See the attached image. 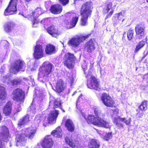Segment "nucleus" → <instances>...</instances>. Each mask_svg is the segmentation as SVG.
<instances>
[{
  "mask_svg": "<svg viewBox=\"0 0 148 148\" xmlns=\"http://www.w3.org/2000/svg\"><path fill=\"white\" fill-rule=\"evenodd\" d=\"M112 19L113 22V25L115 27L119 25L122 22L120 20L116 18L114 16L113 17Z\"/></svg>",
  "mask_w": 148,
  "mask_h": 148,
  "instance_id": "nucleus-40",
  "label": "nucleus"
},
{
  "mask_svg": "<svg viewBox=\"0 0 148 148\" xmlns=\"http://www.w3.org/2000/svg\"><path fill=\"white\" fill-rule=\"evenodd\" d=\"M42 12L41 8H36L34 11L32 12V14L30 15H28L27 17L29 20L32 21V26L36 27V24H37L38 22L36 20V18L40 15H41Z\"/></svg>",
  "mask_w": 148,
  "mask_h": 148,
  "instance_id": "nucleus-10",
  "label": "nucleus"
},
{
  "mask_svg": "<svg viewBox=\"0 0 148 148\" xmlns=\"http://www.w3.org/2000/svg\"><path fill=\"white\" fill-rule=\"evenodd\" d=\"M59 2L63 6H65L69 2V0H59Z\"/></svg>",
  "mask_w": 148,
  "mask_h": 148,
  "instance_id": "nucleus-45",
  "label": "nucleus"
},
{
  "mask_svg": "<svg viewBox=\"0 0 148 148\" xmlns=\"http://www.w3.org/2000/svg\"><path fill=\"white\" fill-rule=\"evenodd\" d=\"M6 97V93L5 88L0 86V99H4Z\"/></svg>",
  "mask_w": 148,
  "mask_h": 148,
  "instance_id": "nucleus-38",
  "label": "nucleus"
},
{
  "mask_svg": "<svg viewBox=\"0 0 148 148\" xmlns=\"http://www.w3.org/2000/svg\"><path fill=\"white\" fill-rule=\"evenodd\" d=\"M58 114V111L57 110L54 109L51 111L48 118V123L51 124L55 123Z\"/></svg>",
  "mask_w": 148,
  "mask_h": 148,
  "instance_id": "nucleus-17",
  "label": "nucleus"
},
{
  "mask_svg": "<svg viewBox=\"0 0 148 148\" xmlns=\"http://www.w3.org/2000/svg\"><path fill=\"white\" fill-rule=\"evenodd\" d=\"M55 47L53 45L49 44L47 45L45 49V52L47 54L51 55L55 53Z\"/></svg>",
  "mask_w": 148,
  "mask_h": 148,
  "instance_id": "nucleus-29",
  "label": "nucleus"
},
{
  "mask_svg": "<svg viewBox=\"0 0 148 148\" xmlns=\"http://www.w3.org/2000/svg\"><path fill=\"white\" fill-rule=\"evenodd\" d=\"M78 18L77 16L73 17L72 18V21L70 23L71 27V28L74 27L76 25L77 21Z\"/></svg>",
  "mask_w": 148,
  "mask_h": 148,
  "instance_id": "nucleus-41",
  "label": "nucleus"
},
{
  "mask_svg": "<svg viewBox=\"0 0 148 148\" xmlns=\"http://www.w3.org/2000/svg\"><path fill=\"white\" fill-rule=\"evenodd\" d=\"M61 103L59 99H55L52 96L50 97L49 105H53V108H56L61 106Z\"/></svg>",
  "mask_w": 148,
  "mask_h": 148,
  "instance_id": "nucleus-22",
  "label": "nucleus"
},
{
  "mask_svg": "<svg viewBox=\"0 0 148 148\" xmlns=\"http://www.w3.org/2000/svg\"><path fill=\"white\" fill-rule=\"evenodd\" d=\"M145 44V41L142 40L139 42L137 44L136 47L135 49L134 52H137L141 49L142 48Z\"/></svg>",
  "mask_w": 148,
  "mask_h": 148,
  "instance_id": "nucleus-37",
  "label": "nucleus"
},
{
  "mask_svg": "<svg viewBox=\"0 0 148 148\" xmlns=\"http://www.w3.org/2000/svg\"><path fill=\"white\" fill-rule=\"evenodd\" d=\"M94 113L95 117L90 115L86 117L85 114L82 113V115L86 120L88 123H91L99 127L106 128H109L110 126L109 122L104 120V115L102 113L99 108H94Z\"/></svg>",
  "mask_w": 148,
  "mask_h": 148,
  "instance_id": "nucleus-1",
  "label": "nucleus"
},
{
  "mask_svg": "<svg viewBox=\"0 0 148 148\" xmlns=\"http://www.w3.org/2000/svg\"><path fill=\"white\" fill-rule=\"evenodd\" d=\"M131 121L130 118L127 120L125 118H121L119 116L115 117L113 120L114 123H115L116 126L119 128H122L123 127V125L120 122V121L123 122L127 125H129L130 124Z\"/></svg>",
  "mask_w": 148,
  "mask_h": 148,
  "instance_id": "nucleus-14",
  "label": "nucleus"
},
{
  "mask_svg": "<svg viewBox=\"0 0 148 148\" xmlns=\"http://www.w3.org/2000/svg\"><path fill=\"white\" fill-rule=\"evenodd\" d=\"M145 28V27L142 25H137L136 26L135 30L137 37L139 39L144 36Z\"/></svg>",
  "mask_w": 148,
  "mask_h": 148,
  "instance_id": "nucleus-18",
  "label": "nucleus"
},
{
  "mask_svg": "<svg viewBox=\"0 0 148 148\" xmlns=\"http://www.w3.org/2000/svg\"><path fill=\"white\" fill-rule=\"evenodd\" d=\"M53 145V141L50 136H46L43 140L42 146L44 148H49L51 147Z\"/></svg>",
  "mask_w": 148,
  "mask_h": 148,
  "instance_id": "nucleus-19",
  "label": "nucleus"
},
{
  "mask_svg": "<svg viewBox=\"0 0 148 148\" xmlns=\"http://www.w3.org/2000/svg\"><path fill=\"white\" fill-rule=\"evenodd\" d=\"M90 35L85 36H81L77 38H73L70 40L68 42V44L72 47H76L78 46L80 43L85 40L88 38Z\"/></svg>",
  "mask_w": 148,
  "mask_h": 148,
  "instance_id": "nucleus-12",
  "label": "nucleus"
},
{
  "mask_svg": "<svg viewBox=\"0 0 148 148\" xmlns=\"http://www.w3.org/2000/svg\"><path fill=\"white\" fill-rule=\"evenodd\" d=\"M93 9V3L91 1L86 2L82 4L80 10L82 25L84 26L87 24L88 18L90 17Z\"/></svg>",
  "mask_w": 148,
  "mask_h": 148,
  "instance_id": "nucleus-3",
  "label": "nucleus"
},
{
  "mask_svg": "<svg viewBox=\"0 0 148 148\" xmlns=\"http://www.w3.org/2000/svg\"><path fill=\"white\" fill-rule=\"evenodd\" d=\"M0 135V148H3L5 145L4 142L6 143L8 140L9 132L8 128L5 126L1 127Z\"/></svg>",
  "mask_w": 148,
  "mask_h": 148,
  "instance_id": "nucleus-7",
  "label": "nucleus"
},
{
  "mask_svg": "<svg viewBox=\"0 0 148 148\" xmlns=\"http://www.w3.org/2000/svg\"><path fill=\"white\" fill-rule=\"evenodd\" d=\"M140 89L143 90H146V87L143 85H141L140 86Z\"/></svg>",
  "mask_w": 148,
  "mask_h": 148,
  "instance_id": "nucleus-53",
  "label": "nucleus"
},
{
  "mask_svg": "<svg viewBox=\"0 0 148 148\" xmlns=\"http://www.w3.org/2000/svg\"><path fill=\"white\" fill-rule=\"evenodd\" d=\"M146 1H147V2H148V0H146Z\"/></svg>",
  "mask_w": 148,
  "mask_h": 148,
  "instance_id": "nucleus-62",
  "label": "nucleus"
},
{
  "mask_svg": "<svg viewBox=\"0 0 148 148\" xmlns=\"http://www.w3.org/2000/svg\"><path fill=\"white\" fill-rule=\"evenodd\" d=\"M21 82V80L19 79L14 80L12 81V83L13 85H18Z\"/></svg>",
  "mask_w": 148,
  "mask_h": 148,
  "instance_id": "nucleus-47",
  "label": "nucleus"
},
{
  "mask_svg": "<svg viewBox=\"0 0 148 148\" xmlns=\"http://www.w3.org/2000/svg\"><path fill=\"white\" fill-rule=\"evenodd\" d=\"M4 27V30L7 32H9L13 29L14 25L13 23L9 22L6 23Z\"/></svg>",
  "mask_w": 148,
  "mask_h": 148,
  "instance_id": "nucleus-33",
  "label": "nucleus"
},
{
  "mask_svg": "<svg viewBox=\"0 0 148 148\" xmlns=\"http://www.w3.org/2000/svg\"><path fill=\"white\" fill-rule=\"evenodd\" d=\"M114 113H115L117 114L118 113V110L117 109H116L115 110V111L114 112Z\"/></svg>",
  "mask_w": 148,
  "mask_h": 148,
  "instance_id": "nucleus-56",
  "label": "nucleus"
},
{
  "mask_svg": "<svg viewBox=\"0 0 148 148\" xmlns=\"http://www.w3.org/2000/svg\"><path fill=\"white\" fill-rule=\"evenodd\" d=\"M88 148H99L100 143L97 140L92 139L88 142Z\"/></svg>",
  "mask_w": 148,
  "mask_h": 148,
  "instance_id": "nucleus-25",
  "label": "nucleus"
},
{
  "mask_svg": "<svg viewBox=\"0 0 148 148\" xmlns=\"http://www.w3.org/2000/svg\"><path fill=\"white\" fill-rule=\"evenodd\" d=\"M67 76L66 77V80L70 84V86H71L72 84L74 82V77L73 76L72 73H70L69 72L66 73Z\"/></svg>",
  "mask_w": 148,
  "mask_h": 148,
  "instance_id": "nucleus-34",
  "label": "nucleus"
},
{
  "mask_svg": "<svg viewBox=\"0 0 148 148\" xmlns=\"http://www.w3.org/2000/svg\"><path fill=\"white\" fill-rule=\"evenodd\" d=\"M11 103L10 101L8 102L5 106L3 110V112L6 115H8L11 113Z\"/></svg>",
  "mask_w": 148,
  "mask_h": 148,
  "instance_id": "nucleus-30",
  "label": "nucleus"
},
{
  "mask_svg": "<svg viewBox=\"0 0 148 148\" xmlns=\"http://www.w3.org/2000/svg\"><path fill=\"white\" fill-rule=\"evenodd\" d=\"M43 97L44 96L42 94L40 95L39 96V101H41L42 100Z\"/></svg>",
  "mask_w": 148,
  "mask_h": 148,
  "instance_id": "nucleus-52",
  "label": "nucleus"
},
{
  "mask_svg": "<svg viewBox=\"0 0 148 148\" xmlns=\"http://www.w3.org/2000/svg\"><path fill=\"white\" fill-rule=\"evenodd\" d=\"M42 12L41 8H36L34 11L32 12V14L30 15H28L27 17L29 20L32 21V26L36 27V24H37L38 22L36 20V18L40 15H41Z\"/></svg>",
  "mask_w": 148,
  "mask_h": 148,
  "instance_id": "nucleus-9",
  "label": "nucleus"
},
{
  "mask_svg": "<svg viewBox=\"0 0 148 148\" xmlns=\"http://www.w3.org/2000/svg\"><path fill=\"white\" fill-rule=\"evenodd\" d=\"M43 125L45 126V127L46 126V125H45V123H44V124H43Z\"/></svg>",
  "mask_w": 148,
  "mask_h": 148,
  "instance_id": "nucleus-60",
  "label": "nucleus"
},
{
  "mask_svg": "<svg viewBox=\"0 0 148 148\" xmlns=\"http://www.w3.org/2000/svg\"><path fill=\"white\" fill-rule=\"evenodd\" d=\"M1 42L2 43L3 42V43H8V42L7 41L5 40L2 41Z\"/></svg>",
  "mask_w": 148,
  "mask_h": 148,
  "instance_id": "nucleus-57",
  "label": "nucleus"
},
{
  "mask_svg": "<svg viewBox=\"0 0 148 148\" xmlns=\"http://www.w3.org/2000/svg\"><path fill=\"white\" fill-rule=\"evenodd\" d=\"M102 102L107 106L113 107L114 104V101L107 94L103 93L101 97Z\"/></svg>",
  "mask_w": 148,
  "mask_h": 148,
  "instance_id": "nucleus-15",
  "label": "nucleus"
},
{
  "mask_svg": "<svg viewBox=\"0 0 148 148\" xmlns=\"http://www.w3.org/2000/svg\"><path fill=\"white\" fill-rule=\"evenodd\" d=\"M65 126L67 130L71 132L75 130V125L72 121L70 119H67L65 123Z\"/></svg>",
  "mask_w": 148,
  "mask_h": 148,
  "instance_id": "nucleus-27",
  "label": "nucleus"
},
{
  "mask_svg": "<svg viewBox=\"0 0 148 148\" xmlns=\"http://www.w3.org/2000/svg\"><path fill=\"white\" fill-rule=\"evenodd\" d=\"M85 97L84 96L81 95L80 96L78 97V99L77 101L76 106L77 107L78 105L79 104V103H83L84 101Z\"/></svg>",
  "mask_w": 148,
  "mask_h": 148,
  "instance_id": "nucleus-42",
  "label": "nucleus"
},
{
  "mask_svg": "<svg viewBox=\"0 0 148 148\" xmlns=\"http://www.w3.org/2000/svg\"><path fill=\"white\" fill-rule=\"evenodd\" d=\"M36 131V128L35 127H32L23 129L21 134H17L16 136V140L17 145L19 146L24 145L26 143L25 137H28L30 139H32Z\"/></svg>",
  "mask_w": 148,
  "mask_h": 148,
  "instance_id": "nucleus-2",
  "label": "nucleus"
},
{
  "mask_svg": "<svg viewBox=\"0 0 148 148\" xmlns=\"http://www.w3.org/2000/svg\"><path fill=\"white\" fill-rule=\"evenodd\" d=\"M34 57L36 59H39L43 57V50L41 45H36L35 47L33 53Z\"/></svg>",
  "mask_w": 148,
  "mask_h": 148,
  "instance_id": "nucleus-16",
  "label": "nucleus"
},
{
  "mask_svg": "<svg viewBox=\"0 0 148 148\" xmlns=\"http://www.w3.org/2000/svg\"><path fill=\"white\" fill-rule=\"evenodd\" d=\"M63 110V111L64 112H65V111H64L63 110Z\"/></svg>",
  "mask_w": 148,
  "mask_h": 148,
  "instance_id": "nucleus-63",
  "label": "nucleus"
},
{
  "mask_svg": "<svg viewBox=\"0 0 148 148\" xmlns=\"http://www.w3.org/2000/svg\"><path fill=\"white\" fill-rule=\"evenodd\" d=\"M22 106V104L20 103V104L18 105L17 107L16 108V109L17 112H20L21 110V106Z\"/></svg>",
  "mask_w": 148,
  "mask_h": 148,
  "instance_id": "nucleus-48",
  "label": "nucleus"
},
{
  "mask_svg": "<svg viewBox=\"0 0 148 148\" xmlns=\"http://www.w3.org/2000/svg\"><path fill=\"white\" fill-rule=\"evenodd\" d=\"M62 10V6L59 4L52 5L51 8V11L54 14H59L61 13Z\"/></svg>",
  "mask_w": 148,
  "mask_h": 148,
  "instance_id": "nucleus-24",
  "label": "nucleus"
},
{
  "mask_svg": "<svg viewBox=\"0 0 148 148\" xmlns=\"http://www.w3.org/2000/svg\"><path fill=\"white\" fill-rule=\"evenodd\" d=\"M75 59V58L73 54L68 53L65 55L64 64L68 68H72Z\"/></svg>",
  "mask_w": 148,
  "mask_h": 148,
  "instance_id": "nucleus-13",
  "label": "nucleus"
},
{
  "mask_svg": "<svg viewBox=\"0 0 148 148\" xmlns=\"http://www.w3.org/2000/svg\"><path fill=\"white\" fill-rule=\"evenodd\" d=\"M12 95L14 100L18 102H23L25 93L20 88H17L13 91Z\"/></svg>",
  "mask_w": 148,
  "mask_h": 148,
  "instance_id": "nucleus-8",
  "label": "nucleus"
},
{
  "mask_svg": "<svg viewBox=\"0 0 148 148\" xmlns=\"http://www.w3.org/2000/svg\"><path fill=\"white\" fill-rule=\"evenodd\" d=\"M85 49L88 52H91L94 51L95 49V45L92 39L86 43Z\"/></svg>",
  "mask_w": 148,
  "mask_h": 148,
  "instance_id": "nucleus-23",
  "label": "nucleus"
},
{
  "mask_svg": "<svg viewBox=\"0 0 148 148\" xmlns=\"http://www.w3.org/2000/svg\"><path fill=\"white\" fill-rule=\"evenodd\" d=\"M97 132L100 134L102 135L103 136H104V134L105 133L103 131H99L98 130V131H97Z\"/></svg>",
  "mask_w": 148,
  "mask_h": 148,
  "instance_id": "nucleus-50",
  "label": "nucleus"
},
{
  "mask_svg": "<svg viewBox=\"0 0 148 148\" xmlns=\"http://www.w3.org/2000/svg\"><path fill=\"white\" fill-rule=\"evenodd\" d=\"M51 135L56 137L61 138L62 136V133L61 128L58 127L51 132Z\"/></svg>",
  "mask_w": 148,
  "mask_h": 148,
  "instance_id": "nucleus-31",
  "label": "nucleus"
},
{
  "mask_svg": "<svg viewBox=\"0 0 148 148\" xmlns=\"http://www.w3.org/2000/svg\"><path fill=\"white\" fill-rule=\"evenodd\" d=\"M60 108L61 109V107H60Z\"/></svg>",
  "mask_w": 148,
  "mask_h": 148,
  "instance_id": "nucleus-64",
  "label": "nucleus"
},
{
  "mask_svg": "<svg viewBox=\"0 0 148 148\" xmlns=\"http://www.w3.org/2000/svg\"><path fill=\"white\" fill-rule=\"evenodd\" d=\"M64 88V82L62 80L59 79L56 83L54 90L56 92L60 93L63 90Z\"/></svg>",
  "mask_w": 148,
  "mask_h": 148,
  "instance_id": "nucleus-21",
  "label": "nucleus"
},
{
  "mask_svg": "<svg viewBox=\"0 0 148 148\" xmlns=\"http://www.w3.org/2000/svg\"><path fill=\"white\" fill-rule=\"evenodd\" d=\"M29 116L28 114H27L24 117L20 119L18 121V125L19 126H21L26 123L29 121Z\"/></svg>",
  "mask_w": 148,
  "mask_h": 148,
  "instance_id": "nucleus-32",
  "label": "nucleus"
},
{
  "mask_svg": "<svg viewBox=\"0 0 148 148\" xmlns=\"http://www.w3.org/2000/svg\"><path fill=\"white\" fill-rule=\"evenodd\" d=\"M91 70L89 71L88 75L86 77H88L90 76V80L88 82L87 86L88 88L93 89L97 90L99 91L101 89L99 84V82L96 78L91 74Z\"/></svg>",
  "mask_w": 148,
  "mask_h": 148,
  "instance_id": "nucleus-5",
  "label": "nucleus"
},
{
  "mask_svg": "<svg viewBox=\"0 0 148 148\" xmlns=\"http://www.w3.org/2000/svg\"><path fill=\"white\" fill-rule=\"evenodd\" d=\"M137 115L138 116V117L139 118H142L143 115V113H138Z\"/></svg>",
  "mask_w": 148,
  "mask_h": 148,
  "instance_id": "nucleus-51",
  "label": "nucleus"
},
{
  "mask_svg": "<svg viewBox=\"0 0 148 148\" xmlns=\"http://www.w3.org/2000/svg\"><path fill=\"white\" fill-rule=\"evenodd\" d=\"M134 32L133 31L129 30L127 33V37L129 40H131L133 37Z\"/></svg>",
  "mask_w": 148,
  "mask_h": 148,
  "instance_id": "nucleus-43",
  "label": "nucleus"
},
{
  "mask_svg": "<svg viewBox=\"0 0 148 148\" xmlns=\"http://www.w3.org/2000/svg\"><path fill=\"white\" fill-rule=\"evenodd\" d=\"M35 121H37V123H39L41 121V119H37V118L36 117L35 119Z\"/></svg>",
  "mask_w": 148,
  "mask_h": 148,
  "instance_id": "nucleus-55",
  "label": "nucleus"
},
{
  "mask_svg": "<svg viewBox=\"0 0 148 148\" xmlns=\"http://www.w3.org/2000/svg\"><path fill=\"white\" fill-rule=\"evenodd\" d=\"M18 0H11L8 8L4 12L5 15H8L14 14L17 10L16 5Z\"/></svg>",
  "mask_w": 148,
  "mask_h": 148,
  "instance_id": "nucleus-11",
  "label": "nucleus"
},
{
  "mask_svg": "<svg viewBox=\"0 0 148 148\" xmlns=\"http://www.w3.org/2000/svg\"><path fill=\"white\" fill-rule=\"evenodd\" d=\"M28 110H30V112L34 114L36 112V109L33 106H30L29 108L28 109Z\"/></svg>",
  "mask_w": 148,
  "mask_h": 148,
  "instance_id": "nucleus-46",
  "label": "nucleus"
},
{
  "mask_svg": "<svg viewBox=\"0 0 148 148\" xmlns=\"http://www.w3.org/2000/svg\"><path fill=\"white\" fill-rule=\"evenodd\" d=\"M112 3L111 2H109L106 6L104 9V12L105 13H107L110 10V9L111 10L110 12L108 13L107 15L105 18L106 20L107 18H110L111 16L112 15L113 12V10L112 9Z\"/></svg>",
  "mask_w": 148,
  "mask_h": 148,
  "instance_id": "nucleus-26",
  "label": "nucleus"
},
{
  "mask_svg": "<svg viewBox=\"0 0 148 148\" xmlns=\"http://www.w3.org/2000/svg\"><path fill=\"white\" fill-rule=\"evenodd\" d=\"M9 76L8 75H7V76H5L4 77V78H5V79H8L9 78Z\"/></svg>",
  "mask_w": 148,
  "mask_h": 148,
  "instance_id": "nucleus-58",
  "label": "nucleus"
},
{
  "mask_svg": "<svg viewBox=\"0 0 148 148\" xmlns=\"http://www.w3.org/2000/svg\"><path fill=\"white\" fill-rule=\"evenodd\" d=\"M41 23H43V20H42V21H41Z\"/></svg>",
  "mask_w": 148,
  "mask_h": 148,
  "instance_id": "nucleus-61",
  "label": "nucleus"
},
{
  "mask_svg": "<svg viewBox=\"0 0 148 148\" xmlns=\"http://www.w3.org/2000/svg\"><path fill=\"white\" fill-rule=\"evenodd\" d=\"M147 101H144L139 106V108L142 111L145 110L147 109Z\"/></svg>",
  "mask_w": 148,
  "mask_h": 148,
  "instance_id": "nucleus-39",
  "label": "nucleus"
},
{
  "mask_svg": "<svg viewBox=\"0 0 148 148\" xmlns=\"http://www.w3.org/2000/svg\"><path fill=\"white\" fill-rule=\"evenodd\" d=\"M112 132H108V133H106L104 134L103 136H105L106 139L107 140H108L111 137H112Z\"/></svg>",
  "mask_w": 148,
  "mask_h": 148,
  "instance_id": "nucleus-44",
  "label": "nucleus"
},
{
  "mask_svg": "<svg viewBox=\"0 0 148 148\" xmlns=\"http://www.w3.org/2000/svg\"><path fill=\"white\" fill-rule=\"evenodd\" d=\"M125 15V12L124 11H121L119 13H116L114 15V16L118 19L120 20L123 22L124 20L123 19Z\"/></svg>",
  "mask_w": 148,
  "mask_h": 148,
  "instance_id": "nucleus-36",
  "label": "nucleus"
},
{
  "mask_svg": "<svg viewBox=\"0 0 148 148\" xmlns=\"http://www.w3.org/2000/svg\"><path fill=\"white\" fill-rule=\"evenodd\" d=\"M76 93V92L75 91V92H74L73 93V95H74L75 94V93Z\"/></svg>",
  "mask_w": 148,
  "mask_h": 148,
  "instance_id": "nucleus-59",
  "label": "nucleus"
},
{
  "mask_svg": "<svg viewBox=\"0 0 148 148\" xmlns=\"http://www.w3.org/2000/svg\"><path fill=\"white\" fill-rule=\"evenodd\" d=\"M125 15V12L124 11H121L119 13H116L114 15V16L118 19L120 20L123 22L124 20L123 19Z\"/></svg>",
  "mask_w": 148,
  "mask_h": 148,
  "instance_id": "nucleus-35",
  "label": "nucleus"
},
{
  "mask_svg": "<svg viewBox=\"0 0 148 148\" xmlns=\"http://www.w3.org/2000/svg\"><path fill=\"white\" fill-rule=\"evenodd\" d=\"M65 140L66 143L73 148H74L78 144V141L75 140L74 138L71 136H66Z\"/></svg>",
  "mask_w": 148,
  "mask_h": 148,
  "instance_id": "nucleus-20",
  "label": "nucleus"
},
{
  "mask_svg": "<svg viewBox=\"0 0 148 148\" xmlns=\"http://www.w3.org/2000/svg\"><path fill=\"white\" fill-rule=\"evenodd\" d=\"M53 66L49 62H45L40 70L38 76V79L39 81L42 82H45L49 81V75Z\"/></svg>",
  "mask_w": 148,
  "mask_h": 148,
  "instance_id": "nucleus-4",
  "label": "nucleus"
},
{
  "mask_svg": "<svg viewBox=\"0 0 148 148\" xmlns=\"http://www.w3.org/2000/svg\"><path fill=\"white\" fill-rule=\"evenodd\" d=\"M47 31L50 34L54 37H56L59 34L57 27L54 26L48 27L47 29Z\"/></svg>",
  "mask_w": 148,
  "mask_h": 148,
  "instance_id": "nucleus-28",
  "label": "nucleus"
},
{
  "mask_svg": "<svg viewBox=\"0 0 148 148\" xmlns=\"http://www.w3.org/2000/svg\"><path fill=\"white\" fill-rule=\"evenodd\" d=\"M143 79H148V73L145 75L143 76Z\"/></svg>",
  "mask_w": 148,
  "mask_h": 148,
  "instance_id": "nucleus-54",
  "label": "nucleus"
},
{
  "mask_svg": "<svg viewBox=\"0 0 148 148\" xmlns=\"http://www.w3.org/2000/svg\"><path fill=\"white\" fill-rule=\"evenodd\" d=\"M25 67V64L22 60H18L15 61L12 64L11 71L14 73L16 74L20 71H24Z\"/></svg>",
  "mask_w": 148,
  "mask_h": 148,
  "instance_id": "nucleus-6",
  "label": "nucleus"
},
{
  "mask_svg": "<svg viewBox=\"0 0 148 148\" xmlns=\"http://www.w3.org/2000/svg\"><path fill=\"white\" fill-rule=\"evenodd\" d=\"M82 68L84 71V73L85 74H86V71L87 69V66L85 63H84L82 66Z\"/></svg>",
  "mask_w": 148,
  "mask_h": 148,
  "instance_id": "nucleus-49",
  "label": "nucleus"
}]
</instances>
